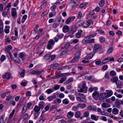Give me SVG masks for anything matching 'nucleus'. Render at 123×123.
Segmentation results:
<instances>
[{"label":"nucleus","mask_w":123,"mask_h":123,"mask_svg":"<svg viewBox=\"0 0 123 123\" xmlns=\"http://www.w3.org/2000/svg\"><path fill=\"white\" fill-rule=\"evenodd\" d=\"M10 26H9L6 25L5 29V32L6 34L8 33L9 32V28Z\"/></svg>","instance_id":"32"},{"label":"nucleus","mask_w":123,"mask_h":123,"mask_svg":"<svg viewBox=\"0 0 123 123\" xmlns=\"http://www.w3.org/2000/svg\"><path fill=\"white\" fill-rule=\"evenodd\" d=\"M70 73H62L60 74H58L55 75V78H59L62 77L63 76H65L66 75H69L70 74H70Z\"/></svg>","instance_id":"15"},{"label":"nucleus","mask_w":123,"mask_h":123,"mask_svg":"<svg viewBox=\"0 0 123 123\" xmlns=\"http://www.w3.org/2000/svg\"><path fill=\"white\" fill-rule=\"evenodd\" d=\"M69 52V50L68 49H67L62 51L60 53V56H62L63 55L66 54Z\"/></svg>","instance_id":"35"},{"label":"nucleus","mask_w":123,"mask_h":123,"mask_svg":"<svg viewBox=\"0 0 123 123\" xmlns=\"http://www.w3.org/2000/svg\"><path fill=\"white\" fill-rule=\"evenodd\" d=\"M110 74L112 76H114L116 75V73L114 71L112 70L110 71Z\"/></svg>","instance_id":"51"},{"label":"nucleus","mask_w":123,"mask_h":123,"mask_svg":"<svg viewBox=\"0 0 123 123\" xmlns=\"http://www.w3.org/2000/svg\"><path fill=\"white\" fill-rule=\"evenodd\" d=\"M85 22L84 20H80L78 22V24L79 26H82V27H83V26L84 23Z\"/></svg>","instance_id":"29"},{"label":"nucleus","mask_w":123,"mask_h":123,"mask_svg":"<svg viewBox=\"0 0 123 123\" xmlns=\"http://www.w3.org/2000/svg\"><path fill=\"white\" fill-rule=\"evenodd\" d=\"M82 83V88H80L79 90H78V92H84V93H86L87 92L88 88L86 86L85 82H83Z\"/></svg>","instance_id":"4"},{"label":"nucleus","mask_w":123,"mask_h":123,"mask_svg":"<svg viewBox=\"0 0 123 123\" xmlns=\"http://www.w3.org/2000/svg\"><path fill=\"white\" fill-rule=\"evenodd\" d=\"M100 100L103 102H109L110 100V99H107L108 97L106 93L104 92L100 93Z\"/></svg>","instance_id":"1"},{"label":"nucleus","mask_w":123,"mask_h":123,"mask_svg":"<svg viewBox=\"0 0 123 123\" xmlns=\"http://www.w3.org/2000/svg\"><path fill=\"white\" fill-rule=\"evenodd\" d=\"M79 58L76 56L74 57L72 60L71 62L72 63H74L77 62L79 59Z\"/></svg>","instance_id":"36"},{"label":"nucleus","mask_w":123,"mask_h":123,"mask_svg":"<svg viewBox=\"0 0 123 123\" xmlns=\"http://www.w3.org/2000/svg\"><path fill=\"white\" fill-rule=\"evenodd\" d=\"M81 114V113L80 111L76 112L75 113V117L77 118H79Z\"/></svg>","instance_id":"31"},{"label":"nucleus","mask_w":123,"mask_h":123,"mask_svg":"<svg viewBox=\"0 0 123 123\" xmlns=\"http://www.w3.org/2000/svg\"><path fill=\"white\" fill-rule=\"evenodd\" d=\"M44 104L45 103L43 101H41L39 103L38 107L40 109H43V108Z\"/></svg>","instance_id":"27"},{"label":"nucleus","mask_w":123,"mask_h":123,"mask_svg":"<svg viewBox=\"0 0 123 123\" xmlns=\"http://www.w3.org/2000/svg\"><path fill=\"white\" fill-rule=\"evenodd\" d=\"M15 111V110L14 109L13 110L11 113L10 114L9 116V119L11 118H12V117L13 115L14 114V112Z\"/></svg>","instance_id":"47"},{"label":"nucleus","mask_w":123,"mask_h":123,"mask_svg":"<svg viewBox=\"0 0 123 123\" xmlns=\"http://www.w3.org/2000/svg\"><path fill=\"white\" fill-rule=\"evenodd\" d=\"M64 76V77L61 78V79L59 81V82L60 83H62L63 81L67 80V78L65 76Z\"/></svg>","instance_id":"45"},{"label":"nucleus","mask_w":123,"mask_h":123,"mask_svg":"<svg viewBox=\"0 0 123 123\" xmlns=\"http://www.w3.org/2000/svg\"><path fill=\"white\" fill-rule=\"evenodd\" d=\"M99 117V116L93 114H92L91 116V118L92 119L95 121H97L98 120Z\"/></svg>","instance_id":"23"},{"label":"nucleus","mask_w":123,"mask_h":123,"mask_svg":"<svg viewBox=\"0 0 123 123\" xmlns=\"http://www.w3.org/2000/svg\"><path fill=\"white\" fill-rule=\"evenodd\" d=\"M40 109L38 106L36 105L34 107V111L35 112H39Z\"/></svg>","instance_id":"40"},{"label":"nucleus","mask_w":123,"mask_h":123,"mask_svg":"<svg viewBox=\"0 0 123 123\" xmlns=\"http://www.w3.org/2000/svg\"><path fill=\"white\" fill-rule=\"evenodd\" d=\"M6 58L5 56L4 55H2L1 57L0 60L1 61L3 62L5 60Z\"/></svg>","instance_id":"63"},{"label":"nucleus","mask_w":123,"mask_h":123,"mask_svg":"<svg viewBox=\"0 0 123 123\" xmlns=\"http://www.w3.org/2000/svg\"><path fill=\"white\" fill-rule=\"evenodd\" d=\"M77 1L73 0H71L69 2V4L72 8H74L78 5V4L76 2Z\"/></svg>","instance_id":"9"},{"label":"nucleus","mask_w":123,"mask_h":123,"mask_svg":"<svg viewBox=\"0 0 123 123\" xmlns=\"http://www.w3.org/2000/svg\"><path fill=\"white\" fill-rule=\"evenodd\" d=\"M118 110L116 108H114L112 109V113L115 115H117L118 113Z\"/></svg>","instance_id":"30"},{"label":"nucleus","mask_w":123,"mask_h":123,"mask_svg":"<svg viewBox=\"0 0 123 123\" xmlns=\"http://www.w3.org/2000/svg\"><path fill=\"white\" fill-rule=\"evenodd\" d=\"M83 32L82 30H79L78 32L75 34V36L77 38H80V37H85V34L82 35V33Z\"/></svg>","instance_id":"6"},{"label":"nucleus","mask_w":123,"mask_h":123,"mask_svg":"<svg viewBox=\"0 0 123 123\" xmlns=\"http://www.w3.org/2000/svg\"><path fill=\"white\" fill-rule=\"evenodd\" d=\"M75 16L71 17L68 18L66 20L65 23L68 24H69L71 22L73 21L75 18Z\"/></svg>","instance_id":"12"},{"label":"nucleus","mask_w":123,"mask_h":123,"mask_svg":"<svg viewBox=\"0 0 123 123\" xmlns=\"http://www.w3.org/2000/svg\"><path fill=\"white\" fill-rule=\"evenodd\" d=\"M12 77L11 74L8 72L5 73L3 77V78L4 79L9 80Z\"/></svg>","instance_id":"11"},{"label":"nucleus","mask_w":123,"mask_h":123,"mask_svg":"<svg viewBox=\"0 0 123 123\" xmlns=\"http://www.w3.org/2000/svg\"><path fill=\"white\" fill-rule=\"evenodd\" d=\"M51 57L50 54H47L45 55L43 57V59L45 61H47Z\"/></svg>","instance_id":"41"},{"label":"nucleus","mask_w":123,"mask_h":123,"mask_svg":"<svg viewBox=\"0 0 123 123\" xmlns=\"http://www.w3.org/2000/svg\"><path fill=\"white\" fill-rule=\"evenodd\" d=\"M26 55L25 53L24 52H21L19 54V57L23 61L25 59L24 58L25 57Z\"/></svg>","instance_id":"19"},{"label":"nucleus","mask_w":123,"mask_h":123,"mask_svg":"<svg viewBox=\"0 0 123 123\" xmlns=\"http://www.w3.org/2000/svg\"><path fill=\"white\" fill-rule=\"evenodd\" d=\"M105 91L107 92L106 94L108 97L111 96L113 94V92L111 90H107Z\"/></svg>","instance_id":"24"},{"label":"nucleus","mask_w":123,"mask_h":123,"mask_svg":"<svg viewBox=\"0 0 123 123\" xmlns=\"http://www.w3.org/2000/svg\"><path fill=\"white\" fill-rule=\"evenodd\" d=\"M60 87V85L57 84L54 86L53 88L55 90H57Z\"/></svg>","instance_id":"55"},{"label":"nucleus","mask_w":123,"mask_h":123,"mask_svg":"<svg viewBox=\"0 0 123 123\" xmlns=\"http://www.w3.org/2000/svg\"><path fill=\"white\" fill-rule=\"evenodd\" d=\"M89 114L87 111H86L84 113V117H87L89 116Z\"/></svg>","instance_id":"64"},{"label":"nucleus","mask_w":123,"mask_h":123,"mask_svg":"<svg viewBox=\"0 0 123 123\" xmlns=\"http://www.w3.org/2000/svg\"><path fill=\"white\" fill-rule=\"evenodd\" d=\"M105 38L103 37H100L99 38V41L101 43L105 41Z\"/></svg>","instance_id":"56"},{"label":"nucleus","mask_w":123,"mask_h":123,"mask_svg":"<svg viewBox=\"0 0 123 123\" xmlns=\"http://www.w3.org/2000/svg\"><path fill=\"white\" fill-rule=\"evenodd\" d=\"M39 114V112H35L34 114V118L35 119H36L37 118V117Z\"/></svg>","instance_id":"48"},{"label":"nucleus","mask_w":123,"mask_h":123,"mask_svg":"<svg viewBox=\"0 0 123 123\" xmlns=\"http://www.w3.org/2000/svg\"><path fill=\"white\" fill-rule=\"evenodd\" d=\"M32 103L31 102H29L27 104V106H26L28 109H29L31 107L32 105Z\"/></svg>","instance_id":"50"},{"label":"nucleus","mask_w":123,"mask_h":123,"mask_svg":"<svg viewBox=\"0 0 123 123\" xmlns=\"http://www.w3.org/2000/svg\"><path fill=\"white\" fill-rule=\"evenodd\" d=\"M56 6L55 5L52 6L50 8V9L52 11H55L56 8Z\"/></svg>","instance_id":"61"},{"label":"nucleus","mask_w":123,"mask_h":123,"mask_svg":"<svg viewBox=\"0 0 123 123\" xmlns=\"http://www.w3.org/2000/svg\"><path fill=\"white\" fill-rule=\"evenodd\" d=\"M116 83L117 85V88H122L121 82L119 80H118Z\"/></svg>","instance_id":"33"},{"label":"nucleus","mask_w":123,"mask_h":123,"mask_svg":"<svg viewBox=\"0 0 123 123\" xmlns=\"http://www.w3.org/2000/svg\"><path fill=\"white\" fill-rule=\"evenodd\" d=\"M69 27L67 25H65L62 28V31L63 32L66 33L68 32L69 31Z\"/></svg>","instance_id":"21"},{"label":"nucleus","mask_w":123,"mask_h":123,"mask_svg":"<svg viewBox=\"0 0 123 123\" xmlns=\"http://www.w3.org/2000/svg\"><path fill=\"white\" fill-rule=\"evenodd\" d=\"M48 100L49 101H52L54 98L52 96H50L47 98Z\"/></svg>","instance_id":"59"},{"label":"nucleus","mask_w":123,"mask_h":123,"mask_svg":"<svg viewBox=\"0 0 123 123\" xmlns=\"http://www.w3.org/2000/svg\"><path fill=\"white\" fill-rule=\"evenodd\" d=\"M90 38V36H89L85 37L82 41V43L83 45H85L88 43H89V40Z\"/></svg>","instance_id":"8"},{"label":"nucleus","mask_w":123,"mask_h":123,"mask_svg":"<svg viewBox=\"0 0 123 123\" xmlns=\"http://www.w3.org/2000/svg\"><path fill=\"white\" fill-rule=\"evenodd\" d=\"M56 13L55 14L53 15V14L52 12H50L49 13V18H52L53 16H55Z\"/></svg>","instance_id":"62"},{"label":"nucleus","mask_w":123,"mask_h":123,"mask_svg":"<svg viewBox=\"0 0 123 123\" xmlns=\"http://www.w3.org/2000/svg\"><path fill=\"white\" fill-rule=\"evenodd\" d=\"M13 96L9 95L6 97V100L8 102H11L14 99Z\"/></svg>","instance_id":"17"},{"label":"nucleus","mask_w":123,"mask_h":123,"mask_svg":"<svg viewBox=\"0 0 123 123\" xmlns=\"http://www.w3.org/2000/svg\"><path fill=\"white\" fill-rule=\"evenodd\" d=\"M18 29L17 28H15L14 29L15 35V36H12L11 37V38L13 41H14L17 39L18 38Z\"/></svg>","instance_id":"10"},{"label":"nucleus","mask_w":123,"mask_h":123,"mask_svg":"<svg viewBox=\"0 0 123 123\" xmlns=\"http://www.w3.org/2000/svg\"><path fill=\"white\" fill-rule=\"evenodd\" d=\"M28 109L26 107V106L25 105L23 108V109L22 110V112L23 113H25L26 111V110Z\"/></svg>","instance_id":"53"},{"label":"nucleus","mask_w":123,"mask_h":123,"mask_svg":"<svg viewBox=\"0 0 123 123\" xmlns=\"http://www.w3.org/2000/svg\"><path fill=\"white\" fill-rule=\"evenodd\" d=\"M99 95V93L98 91H95L92 94V96L94 99H96Z\"/></svg>","instance_id":"16"},{"label":"nucleus","mask_w":123,"mask_h":123,"mask_svg":"<svg viewBox=\"0 0 123 123\" xmlns=\"http://www.w3.org/2000/svg\"><path fill=\"white\" fill-rule=\"evenodd\" d=\"M59 95V94L58 93V92H57L54 93L53 95H52V97L54 99H55L57 97V96H58Z\"/></svg>","instance_id":"58"},{"label":"nucleus","mask_w":123,"mask_h":123,"mask_svg":"<svg viewBox=\"0 0 123 123\" xmlns=\"http://www.w3.org/2000/svg\"><path fill=\"white\" fill-rule=\"evenodd\" d=\"M64 36V34L62 33H58L56 35V36L59 39H60L62 38Z\"/></svg>","instance_id":"38"},{"label":"nucleus","mask_w":123,"mask_h":123,"mask_svg":"<svg viewBox=\"0 0 123 123\" xmlns=\"http://www.w3.org/2000/svg\"><path fill=\"white\" fill-rule=\"evenodd\" d=\"M76 99L79 101L85 102L86 99L85 96L83 94L79 93L77 96H76Z\"/></svg>","instance_id":"2"},{"label":"nucleus","mask_w":123,"mask_h":123,"mask_svg":"<svg viewBox=\"0 0 123 123\" xmlns=\"http://www.w3.org/2000/svg\"><path fill=\"white\" fill-rule=\"evenodd\" d=\"M118 80V77L116 76L111 79V81L113 83H116Z\"/></svg>","instance_id":"28"},{"label":"nucleus","mask_w":123,"mask_h":123,"mask_svg":"<svg viewBox=\"0 0 123 123\" xmlns=\"http://www.w3.org/2000/svg\"><path fill=\"white\" fill-rule=\"evenodd\" d=\"M100 45L99 44H96L94 46L93 52L95 53L98 50L99 47Z\"/></svg>","instance_id":"20"},{"label":"nucleus","mask_w":123,"mask_h":123,"mask_svg":"<svg viewBox=\"0 0 123 123\" xmlns=\"http://www.w3.org/2000/svg\"><path fill=\"white\" fill-rule=\"evenodd\" d=\"M97 30L99 34H104L105 33V32L103 31L101 28H97Z\"/></svg>","instance_id":"49"},{"label":"nucleus","mask_w":123,"mask_h":123,"mask_svg":"<svg viewBox=\"0 0 123 123\" xmlns=\"http://www.w3.org/2000/svg\"><path fill=\"white\" fill-rule=\"evenodd\" d=\"M62 19L61 16H59L57 17L54 21V22L52 25V27L53 28H56L60 24L61 20Z\"/></svg>","instance_id":"3"},{"label":"nucleus","mask_w":123,"mask_h":123,"mask_svg":"<svg viewBox=\"0 0 123 123\" xmlns=\"http://www.w3.org/2000/svg\"><path fill=\"white\" fill-rule=\"evenodd\" d=\"M9 9H6V8H5L4 11L2 13V15L4 17H6V15L8 12Z\"/></svg>","instance_id":"25"},{"label":"nucleus","mask_w":123,"mask_h":123,"mask_svg":"<svg viewBox=\"0 0 123 123\" xmlns=\"http://www.w3.org/2000/svg\"><path fill=\"white\" fill-rule=\"evenodd\" d=\"M3 25L0 26V35L3 34Z\"/></svg>","instance_id":"57"},{"label":"nucleus","mask_w":123,"mask_h":123,"mask_svg":"<svg viewBox=\"0 0 123 123\" xmlns=\"http://www.w3.org/2000/svg\"><path fill=\"white\" fill-rule=\"evenodd\" d=\"M121 104V103H120V100H119L118 99H117L115 103L114 104V106L118 108H120Z\"/></svg>","instance_id":"14"},{"label":"nucleus","mask_w":123,"mask_h":123,"mask_svg":"<svg viewBox=\"0 0 123 123\" xmlns=\"http://www.w3.org/2000/svg\"><path fill=\"white\" fill-rule=\"evenodd\" d=\"M105 0H101L99 5V6L101 7H102L105 4Z\"/></svg>","instance_id":"44"},{"label":"nucleus","mask_w":123,"mask_h":123,"mask_svg":"<svg viewBox=\"0 0 123 123\" xmlns=\"http://www.w3.org/2000/svg\"><path fill=\"white\" fill-rule=\"evenodd\" d=\"M73 78H69L66 80V82L64 83V84L65 85H67L70 83L71 82L73 81Z\"/></svg>","instance_id":"46"},{"label":"nucleus","mask_w":123,"mask_h":123,"mask_svg":"<svg viewBox=\"0 0 123 123\" xmlns=\"http://www.w3.org/2000/svg\"><path fill=\"white\" fill-rule=\"evenodd\" d=\"M60 66V64L58 63H55L52 64L50 65V67L51 68H56L57 67H58Z\"/></svg>","instance_id":"34"},{"label":"nucleus","mask_w":123,"mask_h":123,"mask_svg":"<svg viewBox=\"0 0 123 123\" xmlns=\"http://www.w3.org/2000/svg\"><path fill=\"white\" fill-rule=\"evenodd\" d=\"M54 91L53 90H52L51 89H49L47 90L45 92L48 94H49L52 93Z\"/></svg>","instance_id":"52"},{"label":"nucleus","mask_w":123,"mask_h":123,"mask_svg":"<svg viewBox=\"0 0 123 123\" xmlns=\"http://www.w3.org/2000/svg\"><path fill=\"white\" fill-rule=\"evenodd\" d=\"M11 14L13 17H17V12L16 9L14 8H13L11 9Z\"/></svg>","instance_id":"13"},{"label":"nucleus","mask_w":123,"mask_h":123,"mask_svg":"<svg viewBox=\"0 0 123 123\" xmlns=\"http://www.w3.org/2000/svg\"><path fill=\"white\" fill-rule=\"evenodd\" d=\"M55 42L52 39H50L48 43L47 48L48 49H52L53 46L55 44Z\"/></svg>","instance_id":"5"},{"label":"nucleus","mask_w":123,"mask_h":123,"mask_svg":"<svg viewBox=\"0 0 123 123\" xmlns=\"http://www.w3.org/2000/svg\"><path fill=\"white\" fill-rule=\"evenodd\" d=\"M74 113L71 111L68 112L67 114V116L69 118H72L74 116Z\"/></svg>","instance_id":"22"},{"label":"nucleus","mask_w":123,"mask_h":123,"mask_svg":"<svg viewBox=\"0 0 123 123\" xmlns=\"http://www.w3.org/2000/svg\"><path fill=\"white\" fill-rule=\"evenodd\" d=\"M78 106L79 107H80L82 109H83L85 108L86 106V105L84 104H78Z\"/></svg>","instance_id":"39"},{"label":"nucleus","mask_w":123,"mask_h":123,"mask_svg":"<svg viewBox=\"0 0 123 123\" xmlns=\"http://www.w3.org/2000/svg\"><path fill=\"white\" fill-rule=\"evenodd\" d=\"M87 3L86 2H83L79 6V7L82 8L85 7L87 4Z\"/></svg>","instance_id":"42"},{"label":"nucleus","mask_w":123,"mask_h":123,"mask_svg":"<svg viewBox=\"0 0 123 123\" xmlns=\"http://www.w3.org/2000/svg\"><path fill=\"white\" fill-rule=\"evenodd\" d=\"M12 49V47L11 45H9L6 47L5 51L8 53L9 52H11L10 51Z\"/></svg>","instance_id":"26"},{"label":"nucleus","mask_w":123,"mask_h":123,"mask_svg":"<svg viewBox=\"0 0 123 123\" xmlns=\"http://www.w3.org/2000/svg\"><path fill=\"white\" fill-rule=\"evenodd\" d=\"M69 101L68 99L66 98L63 99L62 101V102L64 104L67 105L69 103Z\"/></svg>","instance_id":"37"},{"label":"nucleus","mask_w":123,"mask_h":123,"mask_svg":"<svg viewBox=\"0 0 123 123\" xmlns=\"http://www.w3.org/2000/svg\"><path fill=\"white\" fill-rule=\"evenodd\" d=\"M109 58L108 57L106 58L105 59H104L102 62V63L103 64H105L109 62Z\"/></svg>","instance_id":"43"},{"label":"nucleus","mask_w":123,"mask_h":123,"mask_svg":"<svg viewBox=\"0 0 123 123\" xmlns=\"http://www.w3.org/2000/svg\"><path fill=\"white\" fill-rule=\"evenodd\" d=\"M93 22L92 20L89 19L87 21L86 23H84L83 25V28H87L89 27L91 25H93Z\"/></svg>","instance_id":"7"},{"label":"nucleus","mask_w":123,"mask_h":123,"mask_svg":"<svg viewBox=\"0 0 123 123\" xmlns=\"http://www.w3.org/2000/svg\"><path fill=\"white\" fill-rule=\"evenodd\" d=\"M81 52L80 51H78L76 52L75 53V55L76 56L79 58V56L80 55Z\"/></svg>","instance_id":"54"},{"label":"nucleus","mask_w":123,"mask_h":123,"mask_svg":"<svg viewBox=\"0 0 123 123\" xmlns=\"http://www.w3.org/2000/svg\"><path fill=\"white\" fill-rule=\"evenodd\" d=\"M113 48L112 47H111L109 48L107 52L108 54L111 53L113 51Z\"/></svg>","instance_id":"60"},{"label":"nucleus","mask_w":123,"mask_h":123,"mask_svg":"<svg viewBox=\"0 0 123 123\" xmlns=\"http://www.w3.org/2000/svg\"><path fill=\"white\" fill-rule=\"evenodd\" d=\"M95 54L94 52H91L87 55L85 58L86 59H91Z\"/></svg>","instance_id":"18"}]
</instances>
